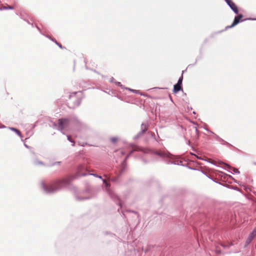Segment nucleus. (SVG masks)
<instances>
[{"instance_id":"obj_1","label":"nucleus","mask_w":256,"mask_h":256,"mask_svg":"<svg viewBox=\"0 0 256 256\" xmlns=\"http://www.w3.org/2000/svg\"><path fill=\"white\" fill-rule=\"evenodd\" d=\"M72 178L70 176L64 178L56 180L52 184H47L44 182H42L40 185L44 192L46 194H54L64 187H67L70 184Z\"/></svg>"},{"instance_id":"obj_2","label":"nucleus","mask_w":256,"mask_h":256,"mask_svg":"<svg viewBox=\"0 0 256 256\" xmlns=\"http://www.w3.org/2000/svg\"><path fill=\"white\" fill-rule=\"evenodd\" d=\"M70 120L68 118H61L58 120V130L64 134L62 130L66 128L70 124Z\"/></svg>"},{"instance_id":"obj_3","label":"nucleus","mask_w":256,"mask_h":256,"mask_svg":"<svg viewBox=\"0 0 256 256\" xmlns=\"http://www.w3.org/2000/svg\"><path fill=\"white\" fill-rule=\"evenodd\" d=\"M218 163L222 165V168L227 170L228 172L232 173V174H240V172L238 169L236 168H232L228 164H226L222 162H220Z\"/></svg>"},{"instance_id":"obj_4","label":"nucleus","mask_w":256,"mask_h":256,"mask_svg":"<svg viewBox=\"0 0 256 256\" xmlns=\"http://www.w3.org/2000/svg\"><path fill=\"white\" fill-rule=\"evenodd\" d=\"M152 154H156L160 157L168 158L172 160H174L176 158V156H174L173 154H171L170 152H162L158 151H153L152 152Z\"/></svg>"},{"instance_id":"obj_5","label":"nucleus","mask_w":256,"mask_h":256,"mask_svg":"<svg viewBox=\"0 0 256 256\" xmlns=\"http://www.w3.org/2000/svg\"><path fill=\"white\" fill-rule=\"evenodd\" d=\"M243 17V15L242 14H239L238 16H236L234 17V20L232 23V24L230 26H227L226 27V28H232L234 27L235 26L238 24L240 22H243L246 19L244 20H241Z\"/></svg>"},{"instance_id":"obj_6","label":"nucleus","mask_w":256,"mask_h":256,"mask_svg":"<svg viewBox=\"0 0 256 256\" xmlns=\"http://www.w3.org/2000/svg\"><path fill=\"white\" fill-rule=\"evenodd\" d=\"M230 9L236 14L238 13V10L236 4L232 0H224Z\"/></svg>"},{"instance_id":"obj_7","label":"nucleus","mask_w":256,"mask_h":256,"mask_svg":"<svg viewBox=\"0 0 256 256\" xmlns=\"http://www.w3.org/2000/svg\"><path fill=\"white\" fill-rule=\"evenodd\" d=\"M147 125L144 124H141V131L136 136L134 137V139H137L140 137L147 130Z\"/></svg>"},{"instance_id":"obj_8","label":"nucleus","mask_w":256,"mask_h":256,"mask_svg":"<svg viewBox=\"0 0 256 256\" xmlns=\"http://www.w3.org/2000/svg\"><path fill=\"white\" fill-rule=\"evenodd\" d=\"M256 236V230L254 229L249 235L248 237V238L246 242V244L248 245L250 244V242H252V239L254 238V236Z\"/></svg>"},{"instance_id":"obj_9","label":"nucleus","mask_w":256,"mask_h":256,"mask_svg":"<svg viewBox=\"0 0 256 256\" xmlns=\"http://www.w3.org/2000/svg\"><path fill=\"white\" fill-rule=\"evenodd\" d=\"M136 148L133 147L132 150L130 152L129 154L125 158L124 160L123 161V162L122 164V166L123 167V168L120 170V174H122V172H123V171L124 170V166L126 165V162L127 158L132 154V153L134 151H136Z\"/></svg>"},{"instance_id":"obj_10","label":"nucleus","mask_w":256,"mask_h":256,"mask_svg":"<svg viewBox=\"0 0 256 256\" xmlns=\"http://www.w3.org/2000/svg\"><path fill=\"white\" fill-rule=\"evenodd\" d=\"M180 90H182V86L178 85V84H176L174 85V92L176 93L180 91Z\"/></svg>"},{"instance_id":"obj_11","label":"nucleus","mask_w":256,"mask_h":256,"mask_svg":"<svg viewBox=\"0 0 256 256\" xmlns=\"http://www.w3.org/2000/svg\"><path fill=\"white\" fill-rule=\"evenodd\" d=\"M9 129H10L11 130L15 132L21 138H22V135L21 134L19 130H18V129H16L14 128H9Z\"/></svg>"},{"instance_id":"obj_12","label":"nucleus","mask_w":256,"mask_h":256,"mask_svg":"<svg viewBox=\"0 0 256 256\" xmlns=\"http://www.w3.org/2000/svg\"><path fill=\"white\" fill-rule=\"evenodd\" d=\"M206 130L208 132H210V133H211V134H214V138H215L217 140H218V141H219V142H222V141H224V140H223L222 138H220L218 135H216V134H214L212 132L211 130H208V129H206Z\"/></svg>"},{"instance_id":"obj_13","label":"nucleus","mask_w":256,"mask_h":256,"mask_svg":"<svg viewBox=\"0 0 256 256\" xmlns=\"http://www.w3.org/2000/svg\"><path fill=\"white\" fill-rule=\"evenodd\" d=\"M34 164L36 166H46V165L42 161H40L38 160H36L34 162Z\"/></svg>"},{"instance_id":"obj_14","label":"nucleus","mask_w":256,"mask_h":256,"mask_svg":"<svg viewBox=\"0 0 256 256\" xmlns=\"http://www.w3.org/2000/svg\"><path fill=\"white\" fill-rule=\"evenodd\" d=\"M14 8L12 6H3L0 8V10H13Z\"/></svg>"},{"instance_id":"obj_15","label":"nucleus","mask_w":256,"mask_h":256,"mask_svg":"<svg viewBox=\"0 0 256 256\" xmlns=\"http://www.w3.org/2000/svg\"><path fill=\"white\" fill-rule=\"evenodd\" d=\"M182 80H183V76H182V74L181 76L178 78V80L176 84H178V85H181L182 84Z\"/></svg>"},{"instance_id":"obj_16","label":"nucleus","mask_w":256,"mask_h":256,"mask_svg":"<svg viewBox=\"0 0 256 256\" xmlns=\"http://www.w3.org/2000/svg\"><path fill=\"white\" fill-rule=\"evenodd\" d=\"M80 102H81V100L79 98L77 99L76 102V104H74V106H78L80 104Z\"/></svg>"},{"instance_id":"obj_17","label":"nucleus","mask_w":256,"mask_h":256,"mask_svg":"<svg viewBox=\"0 0 256 256\" xmlns=\"http://www.w3.org/2000/svg\"><path fill=\"white\" fill-rule=\"evenodd\" d=\"M118 139V138L117 137H112L110 138V141L113 143L116 142L117 141Z\"/></svg>"},{"instance_id":"obj_18","label":"nucleus","mask_w":256,"mask_h":256,"mask_svg":"<svg viewBox=\"0 0 256 256\" xmlns=\"http://www.w3.org/2000/svg\"><path fill=\"white\" fill-rule=\"evenodd\" d=\"M67 138H68V140H69L70 142L72 143V146H74V142L71 140L70 136H67Z\"/></svg>"},{"instance_id":"obj_19","label":"nucleus","mask_w":256,"mask_h":256,"mask_svg":"<svg viewBox=\"0 0 256 256\" xmlns=\"http://www.w3.org/2000/svg\"><path fill=\"white\" fill-rule=\"evenodd\" d=\"M90 175H92V176H94L95 177H96V178H98L100 179H102V178L101 176H98V174H89Z\"/></svg>"},{"instance_id":"obj_20","label":"nucleus","mask_w":256,"mask_h":256,"mask_svg":"<svg viewBox=\"0 0 256 256\" xmlns=\"http://www.w3.org/2000/svg\"><path fill=\"white\" fill-rule=\"evenodd\" d=\"M102 182L104 184L106 188H108L109 186V184L106 182V180L104 179H102Z\"/></svg>"},{"instance_id":"obj_21","label":"nucleus","mask_w":256,"mask_h":256,"mask_svg":"<svg viewBox=\"0 0 256 256\" xmlns=\"http://www.w3.org/2000/svg\"><path fill=\"white\" fill-rule=\"evenodd\" d=\"M55 43L56 44H57L60 48H63V47L61 44L58 43L56 40H55Z\"/></svg>"},{"instance_id":"obj_22","label":"nucleus","mask_w":256,"mask_h":256,"mask_svg":"<svg viewBox=\"0 0 256 256\" xmlns=\"http://www.w3.org/2000/svg\"><path fill=\"white\" fill-rule=\"evenodd\" d=\"M60 164V162H56L52 163V164L50 165V166H54L56 164Z\"/></svg>"},{"instance_id":"obj_23","label":"nucleus","mask_w":256,"mask_h":256,"mask_svg":"<svg viewBox=\"0 0 256 256\" xmlns=\"http://www.w3.org/2000/svg\"><path fill=\"white\" fill-rule=\"evenodd\" d=\"M87 198H84V197H79V196H76V199L78 200H85V199H86Z\"/></svg>"},{"instance_id":"obj_24","label":"nucleus","mask_w":256,"mask_h":256,"mask_svg":"<svg viewBox=\"0 0 256 256\" xmlns=\"http://www.w3.org/2000/svg\"><path fill=\"white\" fill-rule=\"evenodd\" d=\"M115 83L116 85L122 88V85L120 84V82H116Z\"/></svg>"},{"instance_id":"obj_25","label":"nucleus","mask_w":256,"mask_h":256,"mask_svg":"<svg viewBox=\"0 0 256 256\" xmlns=\"http://www.w3.org/2000/svg\"><path fill=\"white\" fill-rule=\"evenodd\" d=\"M47 38H48L49 39H50L51 40L54 42H55V40H56L55 39L52 38L51 37H50L48 36H46Z\"/></svg>"},{"instance_id":"obj_26","label":"nucleus","mask_w":256,"mask_h":256,"mask_svg":"<svg viewBox=\"0 0 256 256\" xmlns=\"http://www.w3.org/2000/svg\"><path fill=\"white\" fill-rule=\"evenodd\" d=\"M206 161L210 163H211L212 164H214V165H216V164L214 162H212V161H210V160H206Z\"/></svg>"},{"instance_id":"obj_27","label":"nucleus","mask_w":256,"mask_h":256,"mask_svg":"<svg viewBox=\"0 0 256 256\" xmlns=\"http://www.w3.org/2000/svg\"><path fill=\"white\" fill-rule=\"evenodd\" d=\"M114 78L112 77V78H110V82H114Z\"/></svg>"},{"instance_id":"obj_28","label":"nucleus","mask_w":256,"mask_h":256,"mask_svg":"<svg viewBox=\"0 0 256 256\" xmlns=\"http://www.w3.org/2000/svg\"><path fill=\"white\" fill-rule=\"evenodd\" d=\"M117 180V178H112V181H114V182H115Z\"/></svg>"},{"instance_id":"obj_29","label":"nucleus","mask_w":256,"mask_h":256,"mask_svg":"<svg viewBox=\"0 0 256 256\" xmlns=\"http://www.w3.org/2000/svg\"><path fill=\"white\" fill-rule=\"evenodd\" d=\"M132 92H134V93H137L138 92V90H132Z\"/></svg>"},{"instance_id":"obj_30","label":"nucleus","mask_w":256,"mask_h":256,"mask_svg":"<svg viewBox=\"0 0 256 256\" xmlns=\"http://www.w3.org/2000/svg\"><path fill=\"white\" fill-rule=\"evenodd\" d=\"M195 130H196V134H198V130L196 127L195 128Z\"/></svg>"},{"instance_id":"obj_31","label":"nucleus","mask_w":256,"mask_h":256,"mask_svg":"<svg viewBox=\"0 0 256 256\" xmlns=\"http://www.w3.org/2000/svg\"><path fill=\"white\" fill-rule=\"evenodd\" d=\"M126 89H128V90H129L132 91V90H133L132 89H131V88H126Z\"/></svg>"},{"instance_id":"obj_32","label":"nucleus","mask_w":256,"mask_h":256,"mask_svg":"<svg viewBox=\"0 0 256 256\" xmlns=\"http://www.w3.org/2000/svg\"><path fill=\"white\" fill-rule=\"evenodd\" d=\"M24 146L26 148H28V146L27 144H24Z\"/></svg>"},{"instance_id":"obj_33","label":"nucleus","mask_w":256,"mask_h":256,"mask_svg":"<svg viewBox=\"0 0 256 256\" xmlns=\"http://www.w3.org/2000/svg\"><path fill=\"white\" fill-rule=\"evenodd\" d=\"M171 163L174 164H177V162H171Z\"/></svg>"},{"instance_id":"obj_34","label":"nucleus","mask_w":256,"mask_h":256,"mask_svg":"<svg viewBox=\"0 0 256 256\" xmlns=\"http://www.w3.org/2000/svg\"><path fill=\"white\" fill-rule=\"evenodd\" d=\"M86 174H82V176H86Z\"/></svg>"},{"instance_id":"obj_35","label":"nucleus","mask_w":256,"mask_h":256,"mask_svg":"<svg viewBox=\"0 0 256 256\" xmlns=\"http://www.w3.org/2000/svg\"><path fill=\"white\" fill-rule=\"evenodd\" d=\"M37 28L40 30V28H38V27L37 26Z\"/></svg>"},{"instance_id":"obj_36","label":"nucleus","mask_w":256,"mask_h":256,"mask_svg":"<svg viewBox=\"0 0 256 256\" xmlns=\"http://www.w3.org/2000/svg\"><path fill=\"white\" fill-rule=\"evenodd\" d=\"M255 230H256V228H255Z\"/></svg>"}]
</instances>
